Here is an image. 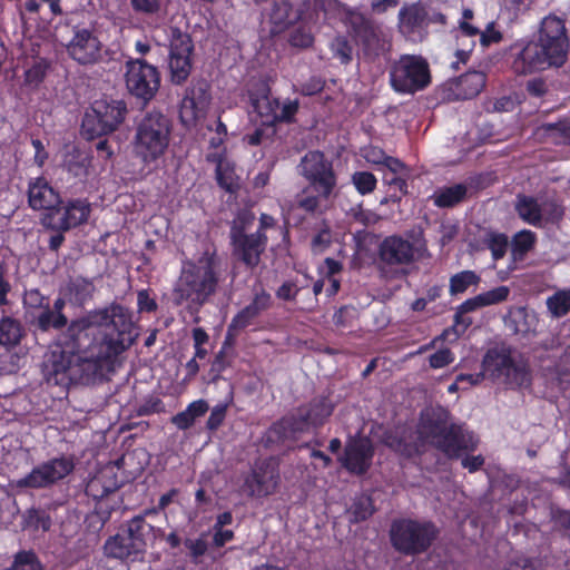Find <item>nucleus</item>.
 Returning <instances> with one entry per match:
<instances>
[{
    "mask_svg": "<svg viewBox=\"0 0 570 570\" xmlns=\"http://www.w3.org/2000/svg\"><path fill=\"white\" fill-rule=\"evenodd\" d=\"M36 325L42 332L67 326L58 348L50 352L42 368L47 384L61 387L102 382L137 336L131 312L117 303L90 311L70 323L65 314H56L46 303Z\"/></svg>",
    "mask_w": 570,
    "mask_h": 570,
    "instance_id": "1",
    "label": "nucleus"
},
{
    "mask_svg": "<svg viewBox=\"0 0 570 570\" xmlns=\"http://www.w3.org/2000/svg\"><path fill=\"white\" fill-rule=\"evenodd\" d=\"M385 443L405 459L421 456L430 445L454 460L475 451L479 441L462 424L450 422V412L439 405L421 411L414 432L387 435Z\"/></svg>",
    "mask_w": 570,
    "mask_h": 570,
    "instance_id": "2",
    "label": "nucleus"
},
{
    "mask_svg": "<svg viewBox=\"0 0 570 570\" xmlns=\"http://www.w3.org/2000/svg\"><path fill=\"white\" fill-rule=\"evenodd\" d=\"M511 50V68L517 75L561 68L570 51L566 20L556 14L544 17L533 38L525 43H514Z\"/></svg>",
    "mask_w": 570,
    "mask_h": 570,
    "instance_id": "3",
    "label": "nucleus"
},
{
    "mask_svg": "<svg viewBox=\"0 0 570 570\" xmlns=\"http://www.w3.org/2000/svg\"><path fill=\"white\" fill-rule=\"evenodd\" d=\"M225 274L226 261L217 246L212 242L203 244L202 249L183 265L173 289L174 304L204 306L218 292Z\"/></svg>",
    "mask_w": 570,
    "mask_h": 570,
    "instance_id": "4",
    "label": "nucleus"
},
{
    "mask_svg": "<svg viewBox=\"0 0 570 570\" xmlns=\"http://www.w3.org/2000/svg\"><path fill=\"white\" fill-rule=\"evenodd\" d=\"M335 410L331 393L320 394L299 404L291 413L274 422L266 431V445L295 441L303 433L324 426Z\"/></svg>",
    "mask_w": 570,
    "mask_h": 570,
    "instance_id": "5",
    "label": "nucleus"
},
{
    "mask_svg": "<svg viewBox=\"0 0 570 570\" xmlns=\"http://www.w3.org/2000/svg\"><path fill=\"white\" fill-rule=\"evenodd\" d=\"M173 131L171 119L158 110L147 111L136 122L131 148L145 166L156 165L167 153Z\"/></svg>",
    "mask_w": 570,
    "mask_h": 570,
    "instance_id": "6",
    "label": "nucleus"
},
{
    "mask_svg": "<svg viewBox=\"0 0 570 570\" xmlns=\"http://www.w3.org/2000/svg\"><path fill=\"white\" fill-rule=\"evenodd\" d=\"M439 535L440 528L426 519L397 518L391 522L389 530L392 548L407 557L428 552Z\"/></svg>",
    "mask_w": 570,
    "mask_h": 570,
    "instance_id": "7",
    "label": "nucleus"
},
{
    "mask_svg": "<svg viewBox=\"0 0 570 570\" xmlns=\"http://www.w3.org/2000/svg\"><path fill=\"white\" fill-rule=\"evenodd\" d=\"M249 104L261 119L262 125L275 127L278 124H293L299 109L298 99H285L281 106L279 99L272 97V89L266 80L253 82L248 90Z\"/></svg>",
    "mask_w": 570,
    "mask_h": 570,
    "instance_id": "8",
    "label": "nucleus"
},
{
    "mask_svg": "<svg viewBox=\"0 0 570 570\" xmlns=\"http://www.w3.org/2000/svg\"><path fill=\"white\" fill-rule=\"evenodd\" d=\"M514 350L505 343H499L490 347L482 358L484 375L491 380H502L512 389L523 386L530 381L528 366L513 358Z\"/></svg>",
    "mask_w": 570,
    "mask_h": 570,
    "instance_id": "9",
    "label": "nucleus"
},
{
    "mask_svg": "<svg viewBox=\"0 0 570 570\" xmlns=\"http://www.w3.org/2000/svg\"><path fill=\"white\" fill-rule=\"evenodd\" d=\"M345 24L364 58L374 60L390 50V42L381 24L372 17L356 9H350L345 13Z\"/></svg>",
    "mask_w": 570,
    "mask_h": 570,
    "instance_id": "10",
    "label": "nucleus"
},
{
    "mask_svg": "<svg viewBox=\"0 0 570 570\" xmlns=\"http://www.w3.org/2000/svg\"><path fill=\"white\" fill-rule=\"evenodd\" d=\"M128 114L124 100L100 99L91 104L81 120V135L92 140L116 131Z\"/></svg>",
    "mask_w": 570,
    "mask_h": 570,
    "instance_id": "11",
    "label": "nucleus"
},
{
    "mask_svg": "<svg viewBox=\"0 0 570 570\" xmlns=\"http://www.w3.org/2000/svg\"><path fill=\"white\" fill-rule=\"evenodd\" d=\"M253 219V215L240 213L232 222L229 229L232 254L249 269H254L259 265L262 255L265 253L268 244L267 235L246 233Z\"/></svg>",
    "mask_w": 570,
    "mask_h": 570,
    "instance_id": "12",
    "label": "nucleus"
},
{
    "mask_svg": "<svg viewBox=\"0 0 570 570\" xmlns=\"http://www.w3.org/2000/svg\"><path fill=\"white\" fill-rule=\"evenodd\" d=\"M390 85L402 95L415 94L431 82L428 61L422 56L402 55L390 67Z\"/></svg>",
    "mask_w": 570,
    "mask_h": 570,
    "instance_id": "13",
    "label": "nucleus"
},
{
    "mask_svg": "<svg viewBox=\"0 0 570 570\" xmlns=\"http://www.w3.org/2000/svg\"><path fill=\"white\" fill-rule=\"evenodd\" d=\"M397 20L399 31L412 41H423L431 26L443 29L448 22L445 14L422 2L404 4L399 11Z\"/></svg>",
    "mask_w": 570,
    "mask_h": 570,
    "instance_id": "14",
    "label": "nucleus"
},
{
    "mask_svg": "<svg viewBox=\"0 0 570 570\" xmlns=\"http://www.w3.org/2000/svg\"><path fill=\"white\" fill-rule=\"evenodd\" d=\"M417 259L415 245L401 235L385 236L377 245L376 268L382 277L393 278L397 268Z\"/></svg>",
    "mask_w": 570,
    "mask_h": 570,
    "instance_id": "15",
    "label": "nucleus"
},
{
    "mask_svg": "<svg viewBox=\"0 0 570 570\" xmlns=\"http://www.w3.org/2000/svg\"><path fill=\"white\" fill-rule=\"evenodd\" d=\"M301 174L318 196L327 200L337 186V175L333 163L323 151L309 150L301 160Z\"/></svg>",
    "mask_w": 570,
    "mask_h": 570,
    "instance_id": "16",
    "label": "nucleus"
},
{
    "mask_svg": "<svg viewBox=\"0 0 570 570\" xmlns=\"http://www.w3.org/2000/svg\"><path fill=\"white\" fill-rule=\"evenodd\" d=\"M125 68L128 92L145 105L153 100L160 88L158 68L141 58L127 60Z\"/></svg>",
    "mask_w": 570,
    "mask_h": 570,
    "instance_id": "17",
    "label": "nucleus"
},
{
    "mask_svg": "<svg viewBox=\"0 0 570 570\" xmlns=\"http://www.w3.org/2000/svg\"><path fill=\"white\" fill-rule=\"evenodd\" d=\"M168 40L170 81L174 85H183L190 76L193 69L194 41L191 36L179 27L169 28Z\"/></svg>",
    "mask_w": 570,
    "mask_h": 570,
    "instance_id": "18",
    "label": "nucleus"
},
{
    "mask_svg": "<svg viewBox=\"0 0 570 570\" xmlns=\"http://www.w3.org/2000/svg\"><path fill=\"white\" fill-rule=\"evenodd\" d=\"M71 455L52 458L35 466L27 475L17 481L19 488L46 489L57 484L75 470Z\"/></svg>",
    "mask_w": 570,
    "mask_h": 570,
    "instance_id": "19",
    "label": "nucleus"
},
{
    "mask_svg": "<svg viewBox=\"0 0 570 570\" xmlns=\"http://www.w3.org/2000/svg\"><path fill=\"white\" fill-rule=\"evenodd\" d=\"M91 213V204L87 198L61 199L55 212L43 214L41 222L46 228L55 232H68L86 224Z\"/></svg>",
    "mask_w": 570,
    "mask_h": 570,
    "instance_id": "20",
    "label": "nucleus"
},
{
    "mask_svg": "<svg viewBox=\"0 0 570 570\" xmlns=\"http://www.w3.org/2000/svg\"><path fill=\"white\" fill-rule=\"evenodd\" d=\"M281 483L278 463L273 458L255 462L245 476L243 489L249 498H266L274 494Z\"/></svg>",
    "mask_w": 570,
    "mask_h": 570,
    "instance_id": "21",
    "label": "nucleus"
},
{
    "mask_svg": "<svg viewBox=\"0 0 570 570\" xmlns=\"http://www.w3.org/2000/svg\"><path fill=\"white\" fill-rule=\"evenodd\" d=\"M104 45L94 31L76 27L66 46L69 57L81 66H94L102 60Z\"/></svg>",
    "mask_w": 570,
    "mask_h": 570,
    "instance_id": "22",
    "label": "nucleus"
},
{
    "mask_svg": "<svg viewBox=\"0 0 570 570\" xmlns=\"http://www.w3.org/2000/svg\"><path fill=\"white\" fill-rule=\"evenodd\" d=\"M374 456V448L367 438L351 436L346 441L344 452L338 456L341 465L353 475L368 472Z\"/></svg>",
    "mask_w": 570,
    "mask_h": 570,
    "instance_id": "23",
    "label": "nucleus"
},
{
    "mask_svg": "<svg viewBox=\"0 0 570 570\" xmlns=\"http://www.w3.org/2000/svg\"><path fill=\"white\" fill-rule=\"evenodd\" d=\"M212 101L209 85L198 81L187 89L179 108V118L185 127H194L204 118Z\"/></svg>",
    "mask_w": 570,
    "mask_h": 570,
    "instance_id": "24",
    "label": "nucleus"
},
{
    "mask_svg": "<svg viewBox=\"0 0 570 570\" xmlns=\"http://www.w3.org/2000/svg\"><path fill=\"white\" fill-rule=\"evenodd\" d=\"M271 306L272 296L266 289L261 288V291L255 292L252 302L237 312L228 324L225 344L234 340L238 332L252 325L254 321Z\"/></svg>",
    "mask_w": 570,
    "mask_h": 570,
    "instance_id": "25",
    "label": "nucleus"
},
{
    "mask_svg": "<svg viewBox=\"0 0 570 570\" xmlns=\"http://www.w3.org/2000/svg\"><path fill=\"white\" fill-rule=\"evenodd\" d=\"M28 203L32 209L50 214L61 205V197L45 177H37L28 184Z\"/></svg>",
    "mask_w": 570,
    "mask_h": 570,
    "instance_id": "26",
    "label": "nucleus"
},
{
    "mask_svg": "<svg viewBox=\"0 0 570 570\" xmlns=\"http://www.w3.org/2000/svg\"><path fill=\"white\" fill-rule=\"evenodd\" d=\"M104 548L108 557L129 561L142 558L146 552L124 528L117 534L110 537Z\"/></svg>",
    "mask_w": 570,
    "mask_h": 570,
    "instance_id": "27",
    "label": "nucleus"
},
{
    "mask_svg": "<svg viewBox=\"0 0 570 570\" xmlns=\"http://www.w3.org/2000/svg\"><path fill=\"white\" fill-rule=\"evenodd\" d=\"M121 485L117 472L112 466H106L97 472L86 484L85 492L94 501H101L116 492Z\"/></svg>",
    "mask_w": 570,
    "mask_h": 570,
    "instance_id": "28",
    "label": "nucleus"
},
{
    "mask_svg": "<svg viewBox=\"0 0 570 570\" xmlns=\"http://www.w3.org/2000/svg\"><path fill=\"white\" fill-rule=\"evenodd\" d=\"M538 242L537 234L530 229L517 232L510 240V263L508 268L514 271L517 264L523 262L528 254L535 248Z\"/></svg>",
    "mask_w": 570,
    "mask_h": 570,
    "instance_id": "29",
    "label": "nucleus"
},
{
    "mask_svg": "<svg viewBox=\"0 0 570 570\" xmlns=\"http://www.w3.org/2000/svg\"><path fill=\"white\" fill-rule=\"evenodd\" d=\"M535 135L544 142L556 146H570V116L562 117L556 122L540 125Z\"/></svg>",
    "mask_w": 570,
    "mask_h": 570,
    "instance_id": "30",
    "label": "nucleus"
},
{
    "mask_svg": "<svg viewBox=\"0 0 570 570\" xmlns=\"http://www.w3.org/2000/svg\"><path fill=\"white\" fill-rule=\"evenodd\" d=\"M514 207L518 216L524 223L534 227H542V209L537 198L528 195H518Z\"/></svg>",
    "mask_w": 570,
    "mask_h": 570,
    "instance_id": "31",
    "label": "nucleus"
},
{
    "mask_svg": "<svg viewBox=\"0 0 570 570\" xmlns=\"http://www.w3.org/2000/svg\"><path fill=\"white\" fill-rule=\"evenodd\" d=\"M466 194L468 187L464 184H455L438 188L430 198L439 208H452L462 203Z\"/></svg>",
    "mask_w": 570,
    "mask_h": 570,
    "instance_id": "32",
    "label": "nucleus"
},
{
    "mask_svg": "<svg viewBox=\"0 0 570 570\" xmlns=\"http://www.w3.org/2000/svg\"><path fill=\"white\" fill-rule=\"evenodd\" d=\"M122 528L145 551L147 549L148 542H151L156 539V528L148 523L144 519V515L132 517Z\"/></svg>",
    "mask_w": 570,
    "mask_h": 570,
    "instance_id": "33",
    "label": "nucleus"
},
{
    "mask_svg": "<svg viewBox=\"0 0 570 570\" xmlns=\"http://www.w3.org/2000/svg\"><path fill=\"white\" fill-rule=\"evenodd\" d=\"M487 77L482 71H468L461 75L456 81L458 97L472 99L478 96L485 86Z\"/></svg>",
    "mask_w": 570,
    "mask_h": 570,
    "instance_id": "34",
    "label": "nucleus"
},
{
    "mask_svg": "<svg viewBox=\"0 0 570 570\" xmlns=\"http://www.w3.org/2000/svg\"><path fill=\"white\" fill-rule=\"evenodd\" d=\"M481 244L483 248L490 250L493 263L504 258L510 248V239L508 235L494 229L484 230L481 237Z\"/></svg>",
    "mask_w": 570,
    "mask_h": 570,
    "instance_id": "35",
    "label": "nucleus"
},
{
    "mask_svg": "<svg viewBox=\"0 0 570 570\" xmlns=\"http://www.w3.org/2000/svg\"><path fill=\"white\" fill-rule=\"evenodd\" d=\"M209 410L207 401L199 399L193 401L187 407L171 417V423L181 431L190 429L198 417L204 416Z\"/></svg>",
    "mask_w": 570,
    "mask_h": 570,
    "instance_id": "36",
    "label": "nucleus"
},
{
    "mask_svg": "<svg viewBox=\"0 0 570 570\" xmlns=\"http://www.w3.org/2000/svg\"><path fill=\"white\" fill-rule=\"evenodd\" d=\"M95 292V285L92 281L78 276L71 278L67 284V296L71 304L76 306H83L89 302Z\"/></svg>",
    "mask_w": 570,
    "mask_h": 570,
    "instance_id": "37",
    "label": "nucleus"
},
{
    "mask_svg": "<svg viewBox=\"0 0 570 570\" xmlns=\"http://www.w3.org/2000/svg\"><path fill=\"white\" fill-rule=\"evenodd\" d=\"M51 517L47 510L41 508L27 509L21 515L22 530L31 533L39 531L47 532L51 528Z\"/></svg>",
    "mask_w": 570,
    "mask_h": 570,
    "instance_id": "38",
    "label": "nucleus"
},
{
    "mask_svg": "<svg viewBox=\"0 0 570 570\" xmlns=\"http://www.w3.org/2000/svg\"><path fill=\"white\" fill-rule=\"evenodd\" d=\"M537 324L535 314L529 313L525 307H520L511 314L508 326L514 334L527 336L535 333Z\"/></svg>",
    "mask_w": 570,
    "mask_h": 570,
    "instance_id": "39",
    "label": "nucleus"
},
{
    "mask_svg": "<svg viewBox=\"0 0 570 570\" xmlns=\"http://www.w3.org/2000/svg\"><path fill=\"white\" fill-rule=\"evenodd\" d=\"M48 69L49 63L45 59H33L24 69L22 87L27 90L38 89L43 82Z\"/></svg>",
    "mask_w": 570,
    "mask_h": 570,
    "instance_id": "40",
    "label": "nucleus"
},
{
    "mask_svg": "<svg viewBox=\"0 0 570 570\" xmlns=\"http://www.w3.org/2000/svg\"><path fill=\"white\" fill-rule=\"evenodd\" d=\"M480 282L481 277L474 271H461L450 277L449 293L451 296L463 294L469 289V287L478 286Z\"/></svg>",
    "mask_w": 570,
    "mask_h": 570,
    "instance_id": "41",
    "label": "nucleus"
},
{
    "mask_svg": "<svg viewBox=\"0 0 570 570\" xmlns=\"http://www.w3.org/2000/svg\"><path fill=\"white\" fill-rule=\"evenodd\" d=\"M375 512L373 499L370 495H358L353 500L347 513L351 523H360L370 519Z\"/></svg>",
    "mask_w": 570,
    "mask_h": 570,
    "instance_id": "42",
    "label": "nucleus"
},
{
    "mask_svg": "<svg viewBox=\"0 0 570 570\" xmlns=\"http://www.w3.org/2000/svg\"><path fill=\"white\" fill-rule=\"evenodd\" d=\"M47 6L50 14V19L59 17L63 13L61 7V0H23L20 1L21 13H40V9Z\"/></svg>",
    "mask_w": 570,
    "mask_h": 570,
    "instance_id": "43",
    "label": "nucleus"
},
{
    "mask_svg": "<svg viewBox=\"0 0 570 570\" xmlns=\"http://www.w3.org/2000/svg\"><path fill=\"white\" fill-rule=\"evenodd\" d=\"M547 308L550 314L560 318L570 313V289L558 291L547 298Z\"/></svg>",
    "mask_w": 570,
    "mask_h": 570,
    "instance_id": "44",
    "label": "nucleus"
},
{
    "mask_svg": "<svg viewBox=\"0 0 570 570\" xmlns=\"http://www.w3.org/2000/svg\"><path fill=\"white\" fill-rule=\"evenodd\" d=\"M216 181L220 188L229 194H234L239 188L238 177L236 176L235 168L229 163L225 166L216 167Z\"/></svg>",
    "mask_w": 570,
    "mask_h": 570,
    "instance_id": "45",
    "label": "nucleus"
},
{
    "mask_svg": "<svg viewBox=\"0 0 570 570\" xmlns=\"http://www.w3.org/2000/svg\"><path fill=\"white\" fill-rule=\"evenodd\" d=\"M23 327L20 322L10 317H2V346L13 347L20 343Z\"/></svg>",
    "mask_w": 570,
    "mask_h": 570,
    "instance_id": "46",
    "label": "nucleus"
},
{
    "mask_svg": "<svg viewBox=\"0 0 570 570\" xmlns=\"http://www.w3.org/2000/svg\"><path fill=\"white\" fill-rule=\"evenodd\" d=\"M8 570H45V568L32 550H22L16 553L12 566Z\"/></svg>",
    "mask_w": 570,
    "mask_h": 570,
    "instance_id": "47",
    "label": "nucleus"
},
{
    "mask_svg": "<svg viewBox=\"0 0 570 570\" xmlns=\"http://www.w3.org/2000/svg\"><path fill=\"white\" fill-rule=\"evenodd\" d=\"M351 181L356 191L362 196L372 194L377 186V179L375 175L365 170L355 171L351 177Z\"/></svg>",
    "mask_w": 570,
    "mask_h": 570,
    "instance_id": "48",
    "label": "nucleus"
},
{
    "mask_svg": "<svg viewBox=\"0 0 570 570\" xmlns=\"http://www.w3.org/2000/svg\"><path fill=\"white\" fill-rule=\"evenodd\" d=\"M233 403V393L229 399L224 403L216 404L207 419L206 429L210 432L217 431L224 423L229 405Z\"/></svg>",
    "mask_w": 570,
    "mask_h": 570,
    "instance_id": "49",
    "label": "nucleus"
},
{
    "mask_svg": "<svg viewBox=\"0 0 570 570\" xmlns=\"http://www.w3.org/2000/svg\"><path fill=\"white\" fill-rule=\"evenodd\" d=\"M331 50L333 56L337 58L341 63L347 65L353 58V47L344 36H337L331 42Z\"/></svg>",
    "mask_w": 570,
    "mask_h": 570,
    "instance_id": "50",
    "label": "nucleus"
},
{
    "mask_svg": "<svg viewBox=\"0 0 570 570\" xmlns=\"http://www.w3.org/2000/svg\"><path fill=\"white\" fill-rule=\"evenodd\" d=\"M233 341L234 340L228 341L227 344H225L224 342L222 348L217 352L212 362L209 375L212 376L213 382L219 380L222 377L223 372L230 366V361L226 355L225 348L226 346H230L233 344Z\"/></svg>",
    "mask_w": 570,
    "mask_h": 570,
    "instance_id": "51",
    "label": "nucleus"
},
{
    "mask_svg": "<svg viewBox=\"0 0 570 570\" xmlns=\"http://www.w3.org/2000/svg\"><path fill=\"white\" fill-rule=\"evenodd\" d=\"M136 13L147 17H159L163 11V0H130Z\"/></svg>",
    "mask_w": 570,
    "mask_h": 570,
    "instance_id": "52",
    "label": "nucleus"
},
{
    "mask_svg": "<svg viewBox=\"0 0 570 570\" xmlns=\"http://www.w3.org/2000/svg\"><path fill=\"white\" fill-rule=\"evenodd\" d=\"M332 230L327 224H324L323 227L312 237L311 239V249L314 254H321L325 252L332 244Z\"/></svg>",
    "mask_w": 570,
    "mask_h": 570,
    "instance_id": "53",
    "label": "nucleus"
},
{
    "mask_svg": "<svg viewBox=\"0 0 570 570\" xmlns=\"http://www.w3.org/2000/svg\"><path fill=\"white\" fill-rule=\"evenodd\" d=\"M509 295L510 288L505 285H501L479 294L483 307L505 302L509 298Z\"/></svg>",
    "mask_w": 570,
    "mask_h": 570,
    "instance_id": "54",
    "label": "nucleus"
},
{
    "mask_svg": "<svg viewBox=\"0 0 570 570\" xmlns=\"http://www.w3.org/2000/svg\"><path fill=\"white\" fill-rule=\"evenodd\" d=\"M542 222L550 224L559 223L564 216V208L557 200H547L541 205Z\"/></svg>",
    "mask_w": 570,
    "mask_h": 570,
    "instance_id": "55",
    "label": "nucleus"
},
{
    "mask_svg": "<svg viewBox=\"0 0 570 570\" xmlns=\"http://www.w3.org/2000/svg\"><path fill=\"white\" fill-rule=\"evenodd\" d=\"M357 317V309L352 305L341 306L333 316L335 326L341 328L351 327Z\"/></svg>",
    "mask_w": 570,
    "mask_h": 570,
    "instance_id": "56",
    "label": "nucleus"
},
{
    "mask_svg": "<svg viewBox=\"0 0 570 570\" xmlns=\"http://www.w3.org/2000/svg\"><path fill=\"white\" fill-rule=\"evenodd\" d=\"M288 42L292 47L306 49L313 46L314 37L309 30L297 27L289 33Z\"/></svg>",
    "mask_w": 570,
    "mask_h": 570,
    "instance_id": "57",
    "label": "nucleus"
},
{
    "mask_svg": "<svg viewBox=\"0 0 570 570\" xmlns=\"http://www.w3.org/2000/svg\"><path fill=\"white\" fill-rule=\"evenodd\" d=\"M384 183L390 187V198L393 202H399L407 194V181L405 178L396 175L392 177H384Z\"/></svg>",
    "mask_w": 570,
    "mask_h": 570,
    "instance_id": "58",
    "label": "nucleus"
},
{
    "mask_svg": "<svg viewBox=\"0 0 570 570\" xmlns=\"http://www.w3.org/2000/svg\"><path fill=\"white\" fill-rule=\"evenodd\" d=\"M454 358L453 352L444 347L430 355L429 365L434 370L443 368L453 363Z\"/></svg>",
    "mask_w": 570,
    "mask_h": 570,
    "instance_id": "59",
    "label": "nucleus"
},
{
    "mask_svg": "<svg viewBox=\"0 0 570 570\" xmlns=\"http://www.w3.org/2000/svg\"><path fill=\"white\" fill-rule=\"evenodd\" d=\"M503 39L502 32L495 28V22H489L483 31L480 32L479 40L482 47L499 43Z\"/></svg>",
    "mask_w": 570,
    "mask_h": 570,
    "instance_id": "60",
    "label": "nucleus"
},
{
    "mask_svg": "<svg viewBox=\"0 0 570 570\" xmlns=\"http://www.w3.org/2000/svg\"><path fill=\"white\" fill-rule=\"evenodd\" d=\"M185 547L189 551V556L193 559L194 562H198V559L203 557L207 549L208 544L205 539L198 538V539H186Z\"/></svg>",
    "mask_w": 570,
    "mask_h": 570,
    "instance_id": "61",
    "label": "nucleus"
},
{
    "mask_svg": "<svg viewBox=\"0 0 570 570\" xmlns=\"http://www.w3.org/2000/svg\"><path fill=\"white\" fill-rule=\"evenodd\" d=\"M325 82L320 77H311L302 82L298 92L303 96H314L323 91Z\"/></svg>",
    "mask_w": 570,
    "mask_h": 570,
    "instance_id": "62",
    "label": "nucleus"
},
{
    "mask_svg": "<svg viewBox=\"0 0 570 570\" xmlns=\"http://www.w3.org/2000/svg\"><path fill=\"white\" fill-rule=\"evenodd\" d=\"M164 410V403L158 397H150L144 404L137 407V415L147 416L154 413H160Z\"/></svg>",
    "mask_w": 570,
    "mask_h": 570,
    "instance_id": "63",
    "label": "nucleus"
},
{
    "mask_svg": "<svg viewBox=\"0 0 570 570\" xmlns=\"http://www.w3.org/2000/svg\"><path fill=\"white\" fill-rule=\"evenodd\" d=\"M49 299L39 289H30L24 295V304L32 308H43Z\"/></svg>",
    "mask_w": 570,
    "mask_h": 570,
    "instance_id": "64",
    "label": "nucleus"
}]
</instances>
